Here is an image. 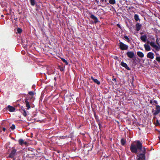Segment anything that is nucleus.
Returning a JSON list of instances; mask_svg holds the SVG:
<instances>
[{
  "instance_id": "5",
  "label": "nucleus",
  "mask_w": 160,
  "mask_h": 160,
  "mask_svg": "<svg viewBox=\"0 0 160 160\" xmlns=\"http://www.w3.org/2000/svg\"><path fill=\"white\" fill-rule=\"evenodd\" d=\"M126 55L128 58H132L135 56L134 52L132 51L128 52L126 53Z\"/></svg>"
},
{
  "instance_id": "52",
  "label": "nucleus",
  "mask_w": 160,
  "mask_h": 160,
  "mask_svg": "<svg viewBox=\"0 0 160 160\" xmlns=\"http://www.w3.org/2000/svg\"><path fill=\"white\" fill-rule=\"evenodd\" d=\"M22 53H24V52H22Z\"/></svg>"
},
{
  "instance_id": "15",
  "label": "nucleus",
  "mask_w": 160,
  "mask_h": 160,
  "mask_svg": "<svg viewBox=\"0 0 160 160\" xmlns=\"http://www.w3.org/2000/svg\"><path fill=\"white\" fill-rule=\"evenodd\" d=\"M137 55L140 58H142L144 56V54L143 53L141 52L138 51L137 52Z\"/></svg>"
},
{
  "instance_id": "18",
  "label": "nucleus",
  "mask_w": 160,
  "mask_h": 160,
  "mask_svg": "<svg viewBox=\"0 0 160 160\" xmlns=\"http://www.w3.org/2000/svg\"><path fill=\"white\" fill-rule=\"evenodd\" d=\"M126 140L125 139L123 138H121V144L122 146H124L126 144Z\"/></svg>"
},
{
  "instance_id": "12",
  "label": "nucleus",
  "mask_w": 160,
  "mask_h": 160,
  "mask_svg": "<svg viewBox=\"0 0 160 160\" xmlns=\"http://www.w3.org/2000/svg\"><path fill=\"white\" fill-rule=\"evenodd\" d=\"M20 112L24 117H26L27 115V113L25 109L22 107L20 110Z\"/></svg>"
},
{
  "instance_id": "30",
  "label": "nucleus",
  "mask_w": 160,
  "mask_h": 160,
  "mask_svg": "<svg viewBox=\"0 0 160 160\" xmlns=\"http://www.w3.org/2000/svg\"><path fill=\"white\" fill-rule=\"evenodd\" d=\"M93 114L95 119L98 117V116L96 114V113L95 112H94Z\"/></svg>"
},
{
  "instance_id": "26",
  "label": "nucleus",
  "mask_w": 160,
  "mask_h": 160,
  "mask_svg": "<svg viewBox=\"0 0 160 160\" xmlns=\"http://www.w3.org/2000/svg\"><path fill=\"white\" fill-rule=\"evenodd\" d=\"M124 38L125 39H126L127 40V42H130L131 40L127 36H124Z\"/></svg>"
},
{
  "instance_id": "3",
  "label": "nucleus",
  "mask_w": 160,
  "mask_h": 160,
  "mask_svg": "<svg viewBox=\"0 0 160 160\" xmlns=\"http://www.w3.org/2000/svg\"><path fill=\"white\" fill-rule=\"evenodd\" d=\"M16 152V150L13 148L12 150L11 151L9 155V157L12 158H14L15 156Z\"/></svg>"
},
{
  "instance_id": "2",
  "label": "nucleus",
  "mask_w": 160,
  "mask_h": 160,
  "mask_svg": "<svg viewBox=\"0 0 160 160\" xmlns=\"http://www.w3.org/2000/svg\"><path fill=\"white\" fill-rule=\"evenodd\" d=\"M119 47L120 49L121 50H126L128 48V46L124 44L122 42H119Z\"/></svg>"
},
{
  "instance_id": "36",
  "label": "nucleus",
  "mask_w": 160,
  "mask_h": 160,
  "mask_svg": "<svg viewBox=\"0 0 160 160\" xmlns=\"http://www.w3.org/2000/svg\"><path fill=\"white\" fill-rule=\"evenodd\" d=\"M132 81L131 84L132 85H133V82L134 80L133 77L132 78Z\"/></svg>"
},
{
  "instance_id": "34",
  "label": "nucleus",
  "mask_w": 160,
  "mask_h": 160,
  "mask_svg": "<svg viewBox=\"0 0 160 160\" xmlns=\"http://www.w3.org/2000/svg\"><path fill=\"white\" fill-rule=\"evenodd\" d=\"M98 125L99 126V129H101V128H102V125L101 124H100V123H98Z\"/></svg>"
},
{
  "instance_id": "50",
  "label": "nucleus",
  "mask_w": 160,
  "mask_h": 160,
  "mask_svg": "<svg viewBox=\"0 0 160 160\" xmlns=\"http://www.w3.org/2000/svg\"><path fill=\"white\" fill-rule=\"evenodd\" d=\"M1 17H4L3 15H2V16H1Z\"/></svg>"
},
{
  "instance_id": "48",
  "label": "nucleus",
  "mask_w": 160,
  "mask_h": 160,
  "mask_svg": "<svg viewBox=\"0 0 160 160\" xmlns=\"http://www.w3.org/2000/svg\"><path fill=\"white\" fill-rule=\"evenodd\" d=\"M156 61H154L153 62L154 63H156Z\"/></svg>"
},
{
  "instance_id": "35",
  "label": "nucleus",
  "mask_w": 160,
  "mask_h": 160,
  "mask_svg": "<svg viewBox=\"0 0 160 160\" xmlns=\"http://www.w3.org/2000/svg\"><path fill=\"white\" fill-rule=\"evenodd\" d=\"M112 80L113 81H114L115 83L117 82V80L116 78H113L112 79Z\"/></svg>"
},
{
  "instance_id": "21",
  "label": "nucleus",
  "mask_w": 160,
  "mask_h": 160,
  "mask_svg": "<svg viewBox=\"0 0 160 160\" xmlns=\"http://www.w3.org/2000/svg\"><path fill=\"white\" fill-rule=\"evenodd\" d=\"M31 4L32 6H34L35 4V0H30Z\"/></svg>"
},
{
  "instance_id": "38",
  "label": "nucleus",
  "mask_w": 160,
  "mask_h": 160,
  "mask_svg": "<svg viewBox=\"0 0 160 160\" xmlns=\"http://www.w3.org/2000/svg\"><path fill=\"white\" fill-rule=\"evenodd\" d=\"M153 102L154 103H155L157 105L158 104V102L156 100H154Z\"/></svg>"
},
{
  "instance_id": "27",
  "label": "nucleus",
  "mask_w": 160,
  "mask_h": 160,
  "mask_svg": "<svg viewBox=\"0 0 160 160\" xmlns=\"http://www.w3.org/2000/svg\"><path fill=\"white\" fill-rule=\"evenodd\" d=\"M17 31L18 33H20L22 32V29L20 28H18L17 29Z\"/></svg>"
},
{
  "instance_id": "46",
  "label": "nucleus",
  "mask_w": 160,
  "mask_h": 160,
  "mask_svg": "<svg viewBox=\"0 0 160 160\" xmlns=\"http://www.w3.org/2000/svg\"><path fill=\"white\" fill-rule=\"evenodd\" d=\"M158 46L159 47V50L160 49V44L159 43V44H158Z\"/></svg>"
},
{
  "instance_id": "11",
  "label": "nucleus",
  "mask_w": 160,
  "mask_h": 160,
  "mask_svg": "<svg viewBox=\"0 0 160 160\" xmlns=\"http://www.w3.org/2000/svg\"><path fill=\"white\" fill-rule=\"evenodd\" d=\"M120 64L122 66L124 67L127 70H130V68L128 66L127 64L126 63L122 62H121Z\"/></svg>"
},
{
  "instance_id": "4",
  "label": "nucleus",
  "mask_w": 160,
  "mask_h": 160,
  "mask_svg": "<svg viewBox=\"0 0 160 160\" xmlns=\"http://www.w3.org/2000/svg\"><path fill=\"white\" fill-rule=\"evenodd\" d=\"M160 112V106L158 105H156L155 110L153 113V115L155 116L157 115Z\"/></svg>"
},
{
  "instance_id": "28",
  "label": "nucleus",
  "mask_w": 160,
  "mask_h": 160,
  "mask_svg": "<svg viewBox=\"0 0 160 160\" xmlns=\"http://www.w3.org/2000/svg\"><path fill=\"white\" fill-rule=\"evenodd\" d=\"M15 128V126L14 124H12L10 127L12 130H13Z\"/></svg>"
},
{
  "instance_id": "1",
  "label": "nucleus",
  "mask_w": 160,
  "mask_h": 160,
  "mask_svg": "<svg viewBox=\"0 0 160 160\" xmlns=\"http://www.w3.org/2000/svg\"><path fill=\"white\" fill-rule=\"evenodd\" d=\"M130 149L132 152L137 154V160H145L146 148L143 147L142 143L140 141H136L131 144Z\"/></svg>"
},
{
  "instance_id": "16",
  "label": "nucleus",
  "mask_w": 160,
  "mask_h": 160,
  "mask_svg": "<svg viewBox=\"0 0 160 160\" xmlns=\"http://www.w3.org/2000/svg\"><path fill=\"white\" fill-rule=\"evenodd\" d=\"M147 37L146 35H144L141 36L140 37V39L143 42H145L147 40Z\"/></svg>"
},
{
  "instance_id": "24",
  "label": "nucleus",
  "mask_w": 160,
  "mask_h": 160,
  "mask_svg": "<svg viewBox=\"0 0 160 160\" xmlns=\"http://www.w3.org/2000/svg\"><path fill=\"white\" fill-rule=\"evenodd\" d=\"M18 141L19 144L21 145L24 144V141L22 139H20Z\"/></svg>"
},
{
  "instance_id": "22",
  "label": "nucleus",
  "mask_w": 160,
  "mask_h": 160,
  "mask_svg": "<svg viewBox=\"0 0 160 160\" xmlns=\"http://www.w3.org/2000/svg\"><path fill=\"white\" fill-rule=\"evenodd\" d=\"M61 59L62 61L63 62L65 63L66 65H68V62L64 58H61Z\"/></svg>"
},
{
  "instance_id": "37",
  "label": "nucleus",
  "mask_w": 160,
  "mask_h": 160,
  "mask_svg": "<svg viewBox=\"0 0 160 160\" xmlns=\"http://www.w3.org/2000/svg\"><path fill=\"white\" fill-rule=\"evenodd\" d=\"M117 26L119 28H121V27L120 26V25L119 24H118L117 25Z\"/></svg>"
},
{
  "instance_id": "17",
  "label": "nucleus",
  "mask_w": 160,
  "mask_h": 160,
  "mask_svg": "<svg viewBox=\"0 0 160 160\" xmlns=\"http://www.w3.org/2000/svg\"><path fill=\"white\" fill-rule=\"evenodd\" d=\"M141 25L139 23H137L136 25V30L138 31L141 28Z\"/></svg>"
},
{
  "instance_id": "29",
  "label": "nucleus",
  "mask_w": 160,
  "mask_h": 160,
  "mask_svg": "<svg viewBox=\"0 0 160 160\" xmlns=\"http://www.w3.org/2000/svg\"><path fill=\"white\" fill-rule=\"evenodd\" d=\"M156 60L159 62H160V57H157L156 58Z\"/></svg>"
},
{
  "instance_id": "44",
  "label": "nucleus",
  "mask_w": 160,
  "mask_h": 160,
  "mask_svg": "<svg viewBox=\"0 0 160 160\" xmlns=\"http://www.w3.org/2000/svg\"><path fill=\"white\" fill-rule=\"evenodd\" d=\"M60 70L61 71H62L63 70V69L62 68H60Z\"/></svg>"
},
{
  "instance_id": "32",
  "label": "nucleus",
  "mask_w": 160,
  "mask_h": 160,
  "mask_svg": "<svg viewBox=\"0 0 160 160\" xmlns=\"http://www.w3.org/2000/svg\"><path fill=\"white\" fill-rule=\"evenodd\" d=\"M95 119H96V120L97 122L98 123H100V120H99L98 117V118H96Z\"/></svg>"
},
{
  "instance_id": "13",
  "label": "nucleus",
  "mask_w": 160,
  "mask_h": 160,
  "mask_svg": "<svg viewBox=\"0 0 160 160\" xmlns=\"http://www.w3.org/2000/svg\"><path fill=\"white\" fill-rule=\"evenodd\" d=\"M144 46L145 50L146 51H150L151 50V48L150 46L148 44H144Z\"/></svg>"
},
{
  "instance_id": "45",
  "label": "nucleus",
  "mask_w": 160,
  "mask_h": 160,
  "mask_svg": "<svg viewBox=\"0 0 160 160\" xmlns=\"http://www.w3.org/2000/svg\"><path fill=\"white\" fill-rule=\"evenodd\" d=\"M150 103L152 104V100H151L150 101Z\"/></svg>"
},
{
  "instance_id": "14",
  "label": "nucleus",
  "mask_w": 160,
  "mask_h": 160,
  "mask_svg": "<svg viewBox=\"0 0 160 160\" xmlns=\"http://www.w3.org/2000/svg\"><path fill=\"white\" fill-rule=\"evenodd\" d=\"M91 79L95 83L97 84L98 85L100 84V81H99L97 79H94L93 77H91Z\"/></svg>"
},
{
  "instance_id": "8",
  "label": "nucleus",
  "mask_w": 160,
  "mask_h": 160,
  "mask_svg": "<svg viewBox=\"0 0 160 160\" xmlns=\"http://www.w3.org/2000/svg\"><path fill=\"white\" fill-rule=\"evenodd\" d=\"M91 15L90 16V18L94 20V22L95 23H97L98 22V18L94 15L92 14V13H90Z\"/></svg>"
},
{
  "instance_id": "41",
  "label": "nucleus",
  "mask_w": 160,
  "mask_h": 160,
  "mask_svg": "<svg viewBox=\"0 0 160 160\" xmlns=\"http://www.w3.org/2000/svg\"><path fill=\"white\" fill-rule=\"evenodd\" d=\"M156 122H157V124H159V122L158 120H157Z\"/></svg>"
},
{
  "instance_id": "43",
  "label": "nucleus",
  "mask_w": 160,
  "mask_h": 160,
  "mask_svg": "<svg viewBox=\"0 0 160 160\" xmlns=\"http://www.w3.org/2000/svg\"><path fill=\"white\" fill-rule=\"evenodd\" d=\"M27 143L26 142H24V144H24L25 145H27Z\"/></svg>"
},
{
  "instance_id": "9",
  "label": "nucleus",
  "mask_w": 160,
  "mask_h": 160,
  "mask_svg": "<svg viewBox=\"0 0 160 160\" xmlns=\"http://www.w3.org/2000/svg\"><path fill=\"white\" fill-rule=\"evenodd\" d=\"M154 53L151 52H148L147 55V57L151 59H153L154 58Z\"/></svg>"
},
{
  "instance_id": "47",
  "label": "nucleus",
  "mask_w": 160,
  "mask_h": 160,
  "mask_svg": "<svg viewBox=\"0 0 160 160\" xmlns=\"http://www.w3.org/2000/svg\"><path fill=\"white\" fill-rule=\"evenodd\" d=\"M158 138H159V139L160 140V134L159 136H158Z\"/></svg>"
},
{
  "instance_id": "20",
  "label": "nucleus",
  "mask_w": 160,
  "mask_h": 160,
  "mask_svg": "<svg viewBox=\"0 0 160 160\" xmlns=\"http://www.w3.org/2000/svg\"><path fill=\"white\" fill-rule=\"evenodd\" d=\"M109 2L111 4H114L116 3L115 0H109Z\"/></svg>"
},
{
  "instance_id": "42",
  "label": "nucleus",
  "mask_w": 160,
  "mask_h": 160,
  "mask_svg": "<svg viewBox=\"0 0 160 160\" xmlns=\"http://www.w3.org/2000/svg\"><path fill=\"white\" fill-rule=\"evenodd\" d=\"M3 130L4 131H5V130H6V128H3Z\"/></svg>"
},
{
  "instance_id": "40",
  "label": "nucleus",
  "mask_w": 160,
  "mask_h": 160,
  "mask_svg": "<svg viewBox=\"0 0 160 160\" xmlns=\"http://www.w3.org/2000/svg\"><path fill=\"white\" fill-rule=\"evenodd\" d=\"M105 1V2H107V0H101L100 1V2H103V1Z\"/></svg>"
},
{
  "instance_id": "6",
  "label": "nucleus",
  "mask_w": 160,
  "mask_h": 160,
  "mask_svg": "<svg viewBox=\"0 0 160 160\" xmlns=\"http://www.w3.org/2000/svg\"><path fill=\"white\" fill-rule=\"evenodd\" d=\"M150 45L153 48H154L156 50L158 51L159 50V47H158V45H156L154 42H150Z\"/></svg>"
},
{
  "instance_id": "23",
  "label": "nucleus",
  "mask_w": 160,
  "mask_h": 160,
  "mask_svg": "<svg viewBox=\"0 0 160 160\" xmlns=\"http://www.w3.org/2000/svg\"><path fill=\"white\" fill-rule=\"evenodd\" d=\"M35 93H34V92L33 91H29L28 92V94L30 96H32V97L33 96Z\"/></svg>"
},
{
  "instance_id": "25",
  "label": "nucleus",
  "mask_w": 160,
  "mask_h": 160,
  "mask_svg": "<svg viewBox=\"0 0 160 160\" xmlns=\"http://www.w3.org/2000/svg\"><path fill=\"white\" fill-rule=\"evenodd\" d=\"M0 4L1 5L2 8H4L5 7V3L4 2H0Z\"/></svg>"
},
{
  "instance_id": "7",
  "label": "nucleus",
  "mask_w": 160,
  "mask_h": 160,
  "mask_svg": "<svg viewBox=\"0 0 160 160\" xmlns=\"http://www.w3.org/2000/svg\"><path fill=\"white\" fill-rule=\"evenodd\" d=\"M28 99L29 98L28 97H26L25 99V102L26 103V106L27 108V109H29L30 108V106L29 102L28 101Z\"/></svg>"
},
{
  "instance_id": "33",
  "label": "nucleus",
  "mask_w": 160,
  "mask_h": 160,
  "mask_svg": "<svg viewBox=\"0 0 160 160\" xmlns=\"http://www.w3.org/2000/svg\"><path fill=\"white\" fill-rule=\"evenodd\" d=\"M159 40H160V39H159L158 38H157L156 40V42L157 44H158L160 43Z\"/></svg>"
},
{
  "instance_id": "10",
  "label": "nucleus",
  "mask_w": 160,
  "mask_h": 160,
  "mask_svg": "<svg viewBox=\"0 0 160 160\" xmlns=\"http://www.w3.org/2000/svg\"><path fill=\"white\" fill-rule=\"evenodd\" d=\"M7 109L10 112H13L15 111V108L10 105H8L7 107Z\"/></svg>"
},
{
  "instance_id": "31",
  "label": "nucleus",
  "mask_w": 160,
  "mask_h": 160,
  "mask_svg": "<svg viewBox=\"0 0 160 160\" xmlns=\"http://www.w3.org/2000/svg\"><path fill=\"white\" fill-rule=\"evenodd\" d=\"M93 114L95 119L98 117V116L96 114V113L95 112H94Z\"/></svg>"
},
{
  "instance_id": "51",
  "label": "nucleus",
  "mask_w": 160,
  "mask_h": 160,
  "mask_svg": "<svg viewBox=\"0 0 160 160\" xmlns=\"http://www.w3.org/2000/svg\"><path fill=\"white\" fill-rule=\"evenodd\" d=\"M22 53H24V52H22Z\"/></svg>"
},
{
  "instance_id": "39",
  "label": "nucleus",
  "mask_w": 160,
  "mask_h": 160,
  "mask_svg": "<svg viewBox=\"0 0 160 160\" xmlns=\"http://www.w3.org/2000/svg\"><path fill=\"white\" fill-rule=\"evenodd\" d=\"M95 2L97 3L98 4L99 3V1L98 0H95Z\"/></svg>"
},
{
  "instance_id": "19",
  "label": "nucleus",
  "mask_w": 160,
  "mask_h": 160,
  "mask_svg": "<svg viewBox=\"0 0 160 160\" xmlns=\"http://www.w3.org/2000/svg\"><path fill=\"white\" fill-rule=\"evenodd\" d=\"M134 19L136 21H138L140 20L138 15L137 14H135L134 16Z\"/></svg>"
},
{
  "instance_id": "49",
  "label": "nucleus",
  "mask_w": 160,
  "mask_h": 160,
  "mask_svg": "<svg viewBox=\"0 0 160 160\" xmlns=\"http://www.w3.org/2000/svg\"><path fill=\"white\" fill-rule=\"evenodd\" d=\"M150 42H149V41H148L147 42L148 43H149L150 44Z\"/></svg>"
}]
</instances>
